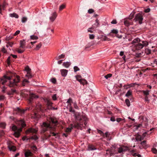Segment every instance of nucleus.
<instances>
[{
    "instance_id": "nucleus-51",
    "label": "nucleus",
    "mask_w": 157,
    "mask_h": 157,
    "mask_svg": "<svg viewBox=\"0 0 157 157\" xmlns=\"http://www.w3.org/2000/svg\"><path fill=\"white\" fill-rule=\"evenodd\" d=\"M73 105L74 107V108L77 109H78V107L77 106L76 103L75 102L73 103Z\"/></svg>"
},
{
    "instance_id": "nucleus-31",
    "label": "nucleus",
    "mask_w": 157,
    "mask_h": 157,
    "mask_svg": "<svg viewBox=\"0 0 157 157\" xmlns=\"http://www.w3.org/2000/svg\"><path fill=\"white\" fill-rule=\"evenodd\" d=\"M65 7V5L64 4H63L60 5L59 7V9L60 11L62 10L63 9H64Z\"/></svg>"
},
{
    "instance_id": "nucleus-53",
    "label": "nucleus",
    "mask_w": 157,
    "mask_h": 157,
    "mask_svg": "<svg viewBox=\"0 0 157 157\" xmlns=\"http://www.w3.org/2000/svg\"><path fill=\"white\" fill-rule=\"evenodd\" d=\"M144 100H145V101H146V102H147V103H148L149 102V100L148 99V97L146 96L145 98H144Z\"/></svg>"
},
{
    "instance_id": "nucleus-26",
    "label": "nucleus",
    "mask_w": 157,
    "mask_h": 157,
    "mask_svg": "<svg viewBox=\"0 0 157 157\" xmlns=\"http://www.w3.org/2000/svg\"><path fill=\"white\" fill-rule=\"evenodd\" d=\"M19 123L21 124V125L22 128L25 127L26 125V124H25L24 121L22 120H21L19 121Z\"/></svg>"
},
{
    "instance_id": "nucleus-49",
    "label": "nucleus",
    "mask_w": 157,
    "mask_h": 157,
    "mask_svg": "<svg viewBox=\"0 0 157 157\" xmlns=\"http://www.w3.org/2000/svg\"><path fill=\"white\" fill-rule=\"evenodd\" d=\"M72 129V127H71V128H67L66 129L65 131L67 132H70L71 131Z\"/></svg>"
},
{
    "instance_id": "nucleus-38",
    "label": "nucleus",
    "mask_w": 157,
    "mask_h": 157,
    "mask_svg": "<svg viewBox=\"0 0 157 157\" xmlns=\"http://www.w3.org/2000/svg\"><path fill=\"white\" fill-rule=\"evenodd\" d=\"M111 33H112L115 34H117L118 33V30L117 29H113L111 31Z\"/></svg>"
},
{
    "instance_id": "nucleus-9",
    "label": "nucleus",
    "mask_w": 157,
    "mask_h": 157,
    "mask_svg": "<svg viewBox=\"0 0 157 157\" xmlns=\"http://www.w3.org/2000/svg\"><path fill=\"white\" fill-rule=\"evenodd\" d=\"M128 148L127 147L122 146L118 148V152L119 153H123L125 151L128 150Z\"/></svg>"
},
{
    "instance_id": "nucleus-36",
    "label": "nucleus",
    "mask_w": 157,
    "mask_h": 157,
    "mask_svg": "<svg viewBox=\"0 0 157 157\" xmlns=\"http://www.w3.org/2000/svg\"><path fill=\"white\" fill-rule=\"evenodd\" d=\"M41 43H39L36 46V48L35 49L36 50H38L41 46Z\"/></svg>"
},
{
    "instance_id": "nucleus-40",
    "label": "nucleus",
    "mask_w": 157,
    "mask_h": 157,
    "mask_svg": "<svg viewBox=\"0 0 157 157\" xmlns=\"http://www.w3.org/2000/svg\"><path fill=\"white\" fill-rule=\"evenodd\" d=\"M6 97L3 95H0V101H3L5 99Z\"/></svg>"
},
{
    "instance_id": "nucleus-52",
    "label": "nucleus",
    "mask_w": 157,
    "mask_h": 157,
    "mask_svg": "<svg viewBox=\"0 0 157 157\" xmlns=\"http://www.w3.org/2000/svg\"><path fill=\"white\" fill-rule=\"evenodd\" d=\"M94 34H90L89 38L90 39H93L94 38Z\"/></svg>"
},
{
    "instance_id": "nucleus-5",
    "label": "nucleus",
    "mask_w": 157,
    "mask_h": 157,
    "mask_svg": "<svg viewBox=\"0 0 157 157\" xmlns=\"http://www.w3.org/2000/svg\"><path fill=\"white\" fill-rule=\"evenodd\" d=\"M143 19L142 14L139 13L135 16L134 20L136 22H138L139 23L141 24L142 23V21Z\"/></svg>"
},
{
    "instance_id": "nucleus-32",
    "label": "nucleus",
    "mask_w": 157,
    "mask_h": 157,
    "mask_svg": "<svg viewBox=\"0 0 157 157\" xmlns=\"http://www.w3.org/2000/svg\"><path fill=\"white\" fill-rule=\"evenodd\" d=\"M6 126V124L4 122H2L0 123V127L5 128Z\"/></svg>"
},
{
    "instance_id": "nucleus-23",
    "label": "nucleus",
    "mask_w": 157,
    "mask_h": 157,
    "mask_svg": "<svg viewBox=\"0 0 157 157\" xmlns=\"http://www.w3.org/2000/svg\"><path fill=\"white\" fill-rule=\"evenodd\" d=\"M45 101L47 103V105L48 106H51L52 105V103L48 99H46Z\"/></svg>"
},
{
    "instance_id": "nucleus-47",
    "label": "nucleus",
    "mask_w": 157,
    "mask_h": 157,
    "mask_svg": "<svg viewBox=\"0 0 157 157\" xmlns=\"http://www.w3.org/2000/svg\"><path fill=\"white\" fill-rule=\"evenodd\" d=\"M51 81L53 83H55L56 82V79L55 78H53L50 79Z\"/></svg>"
},
{
    "instance_id": "nucleus-46",
    "label": "nucleus",
    "mask_w": 157,
    "mask_h": 157,
    "mask_svg": "<svg viewBox=\"0 0 157 157\" xmlns=\"http://www.w3.org/2000/svg\"><path fill=\"white\" fill-rule=\"evenodd\" d=\"M25 76L28 78H31L32 77L30 73H27V75H25Z\"/></svg>"
},
{
    "instance_id": "nucleus-7",
    "label": "nucleus",
    "mask_w": 157,
    "mask_h": 157,
    "mask_svg": "<svg viewBox=\"0 0 157 157\" xmlns=\"http://www.w3.org/2000/svg\"><path fill=\"white\" fill-rule=\"evenodd\" d=\"M124 24L125 26H128L133 24V22L129 19H125L124 20Z\"/></svg>"
},
{
    "instance_id": "nucleus-37",
    "label": "nucleus",
    "mask_w": 157,
    "mask_h": 157,
    "mask_svg": "<svg viewBox=\"0 0 157 157\" xmlns=\"http://www.w3.org/2000/svg\"><path fill=\"white\" fill-rule=\"evenodd\" d=\"M25 71H26L27 73H30V69L29 67H28V66L26 67H25Z\"/></svg>"
},
{
    "instance_id": "nucleus-3",
    "label": "nucleus",
    "mask_w": 157,
    "mask_h": 157,
    "mask_svg": "<svg viewBox=\"0 0 157 157\" xmlns=\"http://www.w3.org/2000/svg\"><path fill=\"white\" fill-rule=\"evenodd\" d=\"M12 129L14 131V135L15 137H18L20 135V132L22 131V128H18L15 125H13L12 127Z\"/></svg>"
},
{
    "instance_id": "nucleus-25",
    "label": "nucleus",
    "mask_w": 157,
    "mask_h": 157,
    "mask_svg": "<svg viewBox=\"0 0 157 157\" xmlns=\"http://www.w3.org/2000/svg\"><path fill=\"white\" fill-rule=\"evenodd\" d=\"M29 82L28 80L24 79L22 82V85L23 86H26V83H29Z\"/></svg>"
},
{
    "instance_id": "nucleus-39",
    "label": "nucleus",
    "mask_w": 157,
    "mask_h": 157,
    "mask_svg": "<svg viewBox=\"0 0 157 157\" xmlns=\"http://www.w3.org/2000/svg\"><path fill=\"white\" fill-rule=\"evenodd\" d=\"M27 20V18L25 17H22L21 21L22 23H24Z\"/></svg>"
},
{
    "instance_id": "nucleus-16",
    "label": "nucleus",
    "mask_w": 157,
    "mask_h": 157,
    "mask_svg": "<svg viewBox=\"0 0 157 157\" xmlns=\"http://www.w3.org/2000/svg\"><path fill=\"white\" fill-rule=\"evenodd\" d=\"M72 100L71 98H69L67 100L66 103L67 104V106L69 107L71 106V103H72Z\"/></svg>"
},
{
    "instance_id": "nucleus-29",
    "label": "nucleus",
    "mask_w": 157,
    "mask_h": 157,
    "mask_svg": "<svg viewBox=\"0 0 157 157\" xmlns=\"http://www.w3.org/2000/svg\"><path fill=\"white\" fill-rule=\"evenodd\" d=\"M135 13V12L134 11L132 12V13H131L129 15L128 19H130V20L132 19L133 18Z\"/></svg>"
},
{
    "instance_id": "nucleus-22",
    "label": "nucleus",
    "mask_w": 157,
    "mask_h": 157,
    "mask_svg": "<svg viewBox=\"0 0 157 157\" xmlns=\"http://www.w3.org/2000/svg\"><path fill=\"white\" fill-rule=\"evenodd\" d=\"M65 56V55H64L63 54H62L60 55L59 56H57L56 57V59L57 60H59L60 59L64 58Z\"/></svg>"
},
{
    "instance_id": "nucleus-33",
    "label": "nucleus",
    "mask_w": 157,
    "mask_h": 157,
    "mask_svg": "<svg viewBox=\"0 0 157 157\" xmlns=\"http://www.w3.org/2000/svg\"><path fill=\"white\" fill-rule=\"evenodd\" d=\"M149 91L148 90H143V92L144 94L146 96H147L149 95Z\"/></svg>"
},
{
    "instance_id": "nucleus-62",
    "label": "nucleus",
    "mask_w": 157,
    "mask_h": 157,
    "mask_svg": "<svg viewBox=\"0 0 157 157\" xmlns=\"http://www.w3.org/2000/svg\"><path fill=\"white\" fill-rule=\"evenodd\" d=\"M98 132L101 135H103V132L101 130H98Z\"/></svg>"
},
{
    "instance_id": "nucleus-1",
    "label": "nucleus",
    "mask_w": 157,
    "mask_h": 157,
    "mask_svg": "<svg viewBox=\"0 0 157 157\" xmlns=\"http://www.w3.org/2000/svg\"><path fill=\"white\" fill-rule=\"evenodd\" d=\"M49 129H51L52 130H54L55 128L52 127L50 124H49L45 122L43 123L42 125V129L41 131V132L44 133L48 130Z\"/></svg>"
},
{
    "instance_id": "nucleus-60",
    "label": "nucleus",
    "mask_w": 157,
    "mask_h": 157,
    "mask_svg": "<svg viewBox=\"0 0 157 157\" xmlns=\"http://www.w3.org/2000/svg\"><path fill=\"white\" fill-rule=\"evenodd\" d=\"M150 11V9L149 8H148L147 9H146L144 10V12L145 13H148Z\"/></svg>"
},
{
    "instance_id": "nucleus-61",
    "label": "nucleus",
    "mask_w": 157,
    "mask_h": 157,
    "mask_svg": "<svg viewBox=\"0 0 157 157\" xmlns=\"http://www.w3.org/2000/svg\"><path fill=\"white\" fill-rule=\"evenodd\" d=\"M96 149L95 148H93V147L92 146H89V150H96Z\"/></svg>"
},
{
    "instance_id": "nucleus-19",
    "label": "nucleus",
    "mask_w": 157,
    "mask_h": 157,
    "mask_svg": "<svg viewBox=\"0 0 157 157\" xmlns=\"http://www.w3.org/2000/svg\"><path fill=\"white\" fill-rule=\"evenodd\" d=\"M10 151H14L16 150V147L13 146H10L8 147Z\"/></svg>"
},
{
    "instance_id": "nucleus-34",
    "label": "nucleus",
    "mask_w": 157,
    "mask_h": 157,
    "mask_svg": "<svg viewBox=\"0 0 157 157\" xmlns=\"http://www.w3.org/2000/svg\"><path fill=\"white\" fill-rule=\"evenodd\" d=\"M74 70L75 72L79 71L80 70L79 68L77 66H75L74 67Z\"/></svg>"
},
{
    "instance_id": "nucleus-57",
    "label": "nucleus",
    "mask_w": 157,
    "mask_h": 157,
    "mask_svg": "<svg viewBox=\"0 0 157 157\" xmlns=\"http://www.w3.org/2000/svg\"><path fill=\"white\" fill-rule=\"evenodd\" d=\"M7 43L9 45V46L10 47H12L13 44V42H8Z\"/></svg>"
},
{
    "instance_id": "nucleus-20",
    "label": "nucleus",
    "mask_w": 157,
    "mask_h": 157,
    "mask_svg": "<svg viewBox=\"0 0 157 157\" xmlns=\"http://www.w3.org/2000/svg\"><path fill=\"white\" fill-rule=\"evenodd\" d=\"M75 78L76 80L80 82H81V81H82V78L80 75H77L75 76Z\"/></svg>"
},
{
    "instance_id": "nucleus-42",
    "label": "nucleus",
    "mask_w": 157,
    "mask_h": 157,
    "mask_svg": "<svg viewBox=\"0 0 157 157\" xmlns=\"http://www.w3.org/2000/svg\"><path fill=\"white\" fill-rule=\"evenodd\" d=\"M112 74H109L104 76V77L106 79H107L111 77L112 76Z\"/></svg>"
},
{
    "instance_id": "nucleus-14",
    "label": "nucleus",
    "mask_w": 157,
    "mask_h": 157,
    "mask_svg": "<svg viewBox=\"0 0 157 157\" xmlns=\"http://www.w3.org/2000/svg\"><path fill=\"white\" fill-rule=\"evenodd\" d=\"M71 64V63L70 62H64L63 63L62 65L65 67L68 68L69 67Z\"/></svg>"
},
{
    "instance_id": "nucleus-21",
    "label": "nucleus",
    "mask_w": 157,
    "mask_h": 157,
    "mask_svg": "<svg viewBox=\"0 0 157 157\" xmlns=\"http://www.w3.org/2000/svg\"><path fill=\"white\" fill-rule=\"evenodd\" d=\"M15 110H17L21 113H24L25 111H26L25 110H21L18 107H17L15 109Z\"/></svg>"
},
{
    "instance_id": "nucleus-24",
    "label": "nucleus",
    "mask_w": 157,
    "mask_h": 157,
    "mask_svg": "<svg viewBox=\"0 0 157 157\" xmlns=\"http://www.w3.org/2000/svg\"><path fill=\"white\" fill-rule=\"evenodd\" d=\"M10 16L11 17H15L16 18H18V15L15 13H11L10 14Z\"/></svg>"
},
{
    "instance_id": "nucleus-64",
    "label": "nucleus",
    "mask_w": 157,
    "mask_h": 157,
    "mask_svg": "<svg viewBox=\"0 0 157 157\" xmlns=\"http://www.w3.org/2000/svg\"><path fill=\"white\" fill-rule=\"evenodd\" d=\"M6 87L5 86H3V87H2V91L3 92V93H4L5 92V90H6Z\"/></svg>"
},
{
    "instance_id": "nucleus-56",
    "label": "nucleus",
    "mask_w": 157,
    "mask_h": 157,
    "mask_svg": "<svg viewBox=\"0 0 157 157\" xmlns=\"http://www.w3.org/2000/svg\"><path fill=\"white\" fill-rule=\"evenodd\" d=\"M52 98L53 100H56V94L53 95L52 96Z\"/></svg>"
},
{
    "instance_id": "nucleus-45",
    "label": "nucleus",
    "mask_w": 157,
    "mask_h": 157,
    "mask_svg": "<svg viewBox=\"0 0 157 157\" xmlns=\"http://www.w3.org/2000/svg\"><path fill=\"white\" fill-rule=\"evenodd\" d=\"M151 151L154 154H156L157 153V150L155 148H153L151 149Z\"/></svg>"
},
{
    "instance_id": "nucleus-63",
    "label": "nucleus",
    "mask_w": 157,
    "mask_h": 157,
    "mask_svg": "<svg viewBox=\"0 0 157 157\" xmlns=\"http://www.w3.org/2000/svg\"><path fill=\"white\" fill-rule=\"evenodd\" d=\"M112 24H116L117 23V21L115 20H113L111 22Z\"/></svg>"
},
{
    "instance_id": "nucleus-43",
    "label": "nucleus",
    "mask_w": 157,
    "mask_h": 157,
    "mask_svg": "<svg viewBox=\"0 0 157 157\" xmlns=\"http://www.w3.org/2000/svg\"><path fill=\"white\" fill-rule=\"evenodd\" d=\"M94 10L92 9H89L88 10V13L90 14H91L93 13L94 12Z\"/></svg>"
},
{
    "instance_id": "nucleus-10",
    "label": "nucleus",
    "mask_w": 157,
    "mask_h": 157,
    "mask_svg": "<svg viewBox=\"0 0 157 157\" xmlns=\"http://www.w3.org/2000/svg\"><path fill=\"white\" fill-rule=\"evenodd\" d=\"M57 15L56 12L53 13L49 17L50 21L53 22L56 19Z\"/></svg>"
},
{
    "instance_id": "nucleus-28",
    "label": "nucleus",
    "mask_w": 157,
    "mask_h": 157,
    "mask_svg": "<svg viewBox=\"0 0 157 157\" xmlns=\"http://www.w3.org/2000/svg\"><path fill=\"white\" fill-rule=\"evenodd\" d=\"M132 91L130 90H129L127 91V93H126V94H125V96L126 97H128L129 96L132 95Z\"/></svg>"
},
{
    "instance_id": "nucleus-59",
    "label": "nucleus",
    "mask_w": 157,
    "mask_h": 157,
    "mask_svg": "<svg viewBox=\"0 0 157 157\" xmlns=\"http://www.w3.org/2000/svg\"><path fill=\"white\" fill-rule=\"evenodd\" d=\"M13 36H7L6 37V40H9L11 39H12L13 38Z\"/></svg>"
},
{
    "instance_id": "nucleus-35",
    "label": "nucleus",
    "mask_w": 157,
    "mask_h": 157,
    "mask_svg": "<svg viewBox=\"0 0 157 157\" xmlns=\"http://www.w3.org/2000/svg\"><path fill=\"white\" fill-rule=\"evenodd\" d=\"M23 49V50H21L20 48H18L17 49V52L19 53H23L24 51V49Z\"/></svg>"
},
{
    "instance_id": "nucleus-8",
    "label": "nucleus",
    "mask_w": 157,
    "mask_h": 157,
    "mask_svg": "<svg viewBox=\"0 0 157 157\" xmlns=\"http://www.w3.org/2000/svg\"><path fill=\"white\" fill-rule=\"evenodd\" d=\"M100 24L99 22V20L98 19H96L95 21V22L92 25V26L90 27V29H94L100 26Z\"/></svg>"
},
{
    "instance_id": "nucleus-6",
    "label": "nucleus",
    "mask_w": 157,
    "mask_h": 157,
    "mask_svg": "<svg viewBox=\"0 0 157 157\" xmlns=\"http://www.w3.org/2000/svg\"><path fill=\"white\" fill-rule=\"evenodd\" d=\"M11 77L4 75L2 78H0V84L4 85L7 82V80H10Z\"/></svg>"
},
{
    "instance_id": "nucleus-2",
    "label": "nucleus",
    "mask_w": 157,
    "mask_h": 157,
    "mask_svg": "<svg viewBox=\"0 0 157 157\" xmlns=\"http://www.w3.org/2000/svg\"><path fill=\"white\" fill-rule=\"evenodd\" d=\"M20 77L19 76H16V77L13 79L12 81H11L10 82L9 86L10 87H13L15 86H17V83L20 82Z\"/></svg>"
},
{
    "instance_id": "nucleus-54",
    "label": "nucleus",
    "mask_w": 157,
    "mask_h": 157,
    "mask_svg": "<svg viewBox=\"0 0 157 157\" xmlns=\"http://www.w3.org/2000/svg\"><path fill=\"white\" fill-rule=\"evenodd\" d=\"M38 138L36 136H32L31 137V139H34L35 140H36L38 139Z\"/></svg>"
},
{
    "instance_id": "nucleus-50",
    "label": "nucleus",
    "mask_w": 157,
    "mask_h": 157,
    "mask_svg": "<svg viewBox=\"0 0 157 157\" xmlns=\"http://www.w3.org/2000/svg\"><path fill=\"white\" fill-rule=\"evenodd\" d=\"M140 39L138 38H136L134 40L132 41L133 43H136V42H138L140 41Z\"/></svg>"
},
{
    "instance_id": "nucleus-4",
    "label": "nucleus",
    "mask_w": 157,
    "mask_h": 157,
    "mask_svg": "<svg viewBox=\"0 0 157 157\" xmlns=\"http://www.w3.org/2000/svg\"><path fill=\"white\" fill-rule=\"evenodd\" d=\"M148 45V42L146 41H142L141 43H137L136 44V49L140 50L142 48Z\"/></svg>"
},
{
    "instance_id": "nucleus-17",
    "label": "nucleus",
    "mask_w": 157,
    "mask_h": 157,
    "mask_svg": "<svg viewBox=\"0 0 157 157\" xmlns=\"http://www.w3.org/2000/svg\"><path fill=\"white\" fill-rule=\"evenodd\" d=\"M17 93V92L15 89H11V90L7 93L8 95H13L14 93Z\"/></svg>"
},
{
    "instance_id": "nucleus-55",
    "label": "nucleus",
    "mask_w": 157,
    "mask_h": 157,
    "mask_svg": "<svg viewBox=\"0 0 157 157\" xmlns=\"http://www.w3.org/2000/svg\"><path fill=\"white\" fill-rule=\"evenodd\" d=\"M20 33V31L19 30H17V31L13 35L14 36H16L18 34Z\"/></svg>"
},
{
    "instance_id": "nucleus-11",
    "label": "nucleus",
    "mask_w": 157,
    "mask_h": 157,
    "mask_svg": "<svg viewBox=\"0 0 157 157\" xmlns=\"http://www.w3.org/2000/svg\"><path fill=\"white\" fill-rule=\"evenodd\" d=\"M60 72H61V75L63 77H65L67 76V74L68 71L67 70L63 69H61L60 70Z\"/></svg>"
},
{
    "instance_id": "nucleus-15",
    "label": "nucleus",
    "mask_w": 157,
    "mask_h": 157,
    "mask_svg": "<svg viewBox=\"0 0 157 157\" xmlns=\"http://www.w3.org/2000/svg\"><path fill=\"white\" fill-rule=\"evenodd\" d=\"M25 43L24 40L20 41V48L23 49H24L25 48Z\"/></svg>"
},
{
    "instance_id": "nucleus-41",
    "label": "nucleus",
    "mask_w": 157,
    "mask_h": 157,
    "mask_svg": "<svg viewBox=\"0 0 157 157\" xmlns=\"http://www.w3.org/2000/svg\"><path fill=\"white\" fill-rule=\"evenodd\" d=\"M126 104L128 106H129L130 105V102L128 99H126L125 100Z\"/></svg>"
},
{
    "instance_id": "nucleus-13",
    "label": "nucleus",
    "mask_w": 157,
    "mask_h": 157,
    "mask_svg": "<svg viewBox=\"0 0 157 157\" xmlns=\"http://www.w3.org/2000/svg\"><path fill=\"white\" fill-rule=\"evenodd\" d=\"M38 96L35 95L33 94H32L30 96V98L29 100V102L31 103L32 102V100L35 98H38Z\"/></svg>"
},
{
    "instance_id": "nucleus-27",
    "label": "nucleus",
    "mask_w": 157,
    "mask_h": 157,
    "mask_svg": "<svg viewBox=\"0 0 157 157\" xmlns=\"http://www.w3.org/2000/svg\"><path fill=\"white\" fill-rule=\"evenodd\" d=\"M30 39L33 40H36L38 39V37L37 36L33 35L30 36Z\"/></svg>"
},
{
    "instance_id": "nucleus-30",
    "label": "nucleus",
    "mask_w": 157,
    "mask_h": 157,
    "mask_svg": "<svg viewBox=\"0 0 157 157\" xmlns=\"http://www.w3.org/2000/svg\"><path fill=\"white\" fill-rule=\"evenodd\" d=\"M80 83L84 85L85 84H87L88 83L87 81L85 79H82V81L81 82H80Z\"/></svg>"
},
{
    "instance_id": "nucleus-18",
    "label": "nucleus",
    "mask_w": 157,
    "mask_h": 157,
    "mask_svg": "<svg viewBox=\"0 0 157 157\" xmlns=\"http://www.w3.org/2000/svg\"><path fill=\"white\" fill-rule=\"evenodd\" d=\"M32 155V152L29 150H28L25 152V155L26 157L30 156Z\"/></svg>"
},
{
    "instance_id": "nucleus-58",
    "label": "nucleus",
    "mask_w": 157,
    "mask_h": 157,
    "mask_svg": "<svg viewBox=\"0 0 157 157\" xmlns=\"http://www.w3.org/2000/svg\"><path fill=\"white\" fill-rule=\"evenodd\" d=\"M51 122L53 124H56L57 123V121L56 120H55L54 119H51Z\"/></svg>"
},
{
    "instance_id": "nucleus-44",
    "label": "nucleus",
    "mask_w": 157,
    "mask_h": 157,
    "mask_svg": "<svg viewBox=\"0 0 157 157\" xmlns=\"http://www.w3.org/2000/svg\"><path fill=\"white\" fill-rule=\"evenodd\" d=\"M69 111L74 113H75V111L73 109L72 107L71 106L70 107H69Z\"/></svg>"
},
{
    "instance_id": "nucleus-48",
    "label": "nucleus",
    "mask_w": 157,
    "mask_h": 157,
    "mask_svg": "<svg viewBox=\"0 0 157 157\" xmlns=\"http://www.w3.org/2000/svg\"><path fill=\"white\" fill-rule=\"evenodd\" d=\"M109 132H106L105 134L103 133V136H105V137H107L109 136Z\"/></svg>"
},
{
    "instance_id": "nucleus-12",
    "label": "nucleus",
    "mask_w": 157,
    "mask_h": 157,
    "mask_svg": "<svg viewBox=\"0 0 157 157\" xmlns=\"http://www.w3.org/2000/svg\"><path fill=\"white\" fill-rule=\"evenodd\" d=\"M37 131V130L36 129H34L32 128H30L29 129L26 131V133H36Z\"/></svg>"
}]
</instances>
